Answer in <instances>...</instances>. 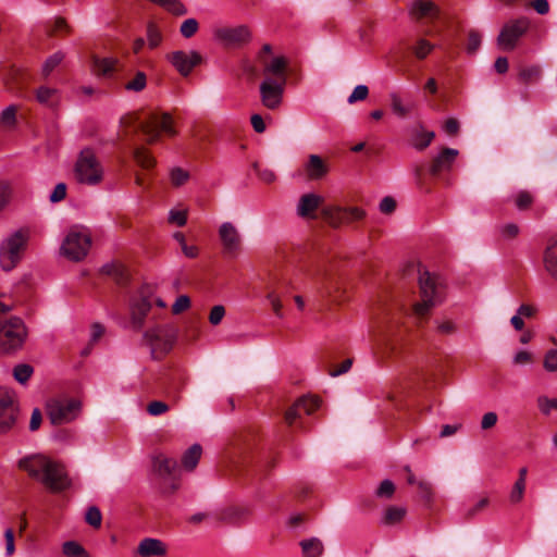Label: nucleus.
Segmentation results:
<instances>
[{
  "label": "nucleus",
  "mask_w": 557,
  "mask_h": 557,
  "mask_svg": "<svg viewBox=\"0 0 557 557\" xmlns=\"http://www.w3.org/2000/svg\"><path fill=\"white\" fill-rule=\"evenodd\" d=\"M18 468L53 493L62 492L71 486V480L64 467L42 455L21 459Z\"/></svg>",
  "instance_id": "obj_1"
},
{
  "label": "nucleus",
  "mask_w": 557,
  "mask_h": 557,
  "mask_svg": "<svg viewBox=\"0 0 557 557\" xmlns=\"http://www.w3.org/2000/svg\"><path fill=\"white\" fill-rule=\"evenodd\" d=\"M419 286L421 301L413 306V312L418 318H422L443 302L444 287L440 278L428 271L420 272Z\"/></svg>",
  "instance_id": "obj_2"
},
{
  "label": "nucleus",
  "mask_w": 557,
  "mask_h": 557,
  "mask_svg": "<svg viewBox=\"0 0 557 557\" xmlns=\"http://www.w3.org/2000/svg\"><path fill=\"white\" fill-rule=\"evenodd\" d=\"M91 246V233L82 225H74L67 232L62 246V253L72 261L83 260Z\"/></svg>",
  "instance_id": "obj_3"
},
{
  "label": "nucleus",
  "mask_w": 557,
  "mask_h": 557,
  "mask_svg": "<svg viewBox=\"0 0 557 557\" xmlns=\"http://www.w3.org/2000/svg\"><path fill=\"white\" fill-rule=\"evenodd\" d=\"M134 123L136 129L140 131L147 137L148 144L157 143L161 133L168 136L176 135L172 117L168 113H149L145 119L136 117Z\"/></svg>",
  "instance_id": "obj_4"
},
{
  "label": "nucleus",
  "mask_w": 557,
  "mask_h": 557,
  "mask_svg": "<svg viewBox=\"0 0 557 557\" xmlns=\"http://www.w3.org/2000/svg\"><path fill=\"white\" fill-rule=\"evenodd\" d=\"M75 178L81 184L98 185L103 178V169L90 148L81 151L74 169Z\"/></svg>",
  "instance_id": "obj_5"
},
{
  "label": "nucleus",
  "mask_w": 557,
  "mask_h": 557,
  "mask_svg": "<svg viewBox=\"0 0 557 557\" xmlns=\"http://www.w3.org/2000/svg\"><path fill=\"white\" fill-rule=\"evenodd\" d=\"M146 344L151 349L154 359H159L168 354L176 339V330L172 325H158L148 330L144 334Z\"/></svg>",
  "instance_id": "obj_6"
},
{
  "label": "nucleus",
  "mask_w": 557,
  "mask_h": 557,
  "mask_svg": "<svg viewBox=\"0 0 557 557\" xmlns=\"http://www.w3.org/2000/svg\"><path fill=\"white\" fill-rule=\"evenodd\" d=\"M26 337V327L20 318L0 322V349L11 352L22 347Z\"/></svg>",
  "instance_id": "obj_7"
},
{
  "label": "nucleus",
  "mask_w": 557,
  "mask_h": 557,
  "mask_svg": "<svg viewBox=\"0 0 557 557\" xmlns=\"http://www.w3.org/2000/svg\"><path fill=\"white\" fill-rule=\"evenodd\" d=\"M81 407V401L74 398L51 399L47 403V413L52 424L61 425L75 420Z\"/></svg>",
  "instance_id": "obj_8"
},
{
  "label": "nucleus",
  "mask_w": 557,
  "mask_h": 557,
  "mask_svg": "<svg viewBox=\"0 0 557 557\" xmlns=\"http://www.w3.org/2000/svg\"><path fill=\"white\" fill-rule=\"evenodd\" d=\"M27 239L28 233L20 230L2 243L0 246V264L4 271H10L16 265Z\"/></svg>",
  "instance_id": "obj_9"
},
{
  "label": "nucleus",
  "mask_w": 557,
  "mask_h": 557,
  "mask_svg": "<svg viewBox=\"0 0 557 557\" xmlns=\"http://www.w3.org/2000/svg\"><path fill=\"white\" fill-rule=\"evenodd\" d=\"M530 22L527 17H519L507 22L498 37L497 46L504 51H511L516 48L519 39L527 33Z\"/></svg>",
  "instance_id": "obj_10"
},
{
  "label": "nucleus",
  "mask_w": 557,
  "mask_h": 557,
  "mask_svg": "<svg viewBox=\"0 0 557 557\" xmlns=\"http://www.w3.org/2000/svg\"><path fill=\"white\" fill-rule=\"evenodd\" d=\"M17 413L16 394L9 388L0 387V434H5L13 429Z\"/></svg>",
  "instance_id": "obj_11"
},
{
  "label": "nucleus",
  "mask_w": 557,
  "mask_h": 557,
  "mask_svg": "<svg viewBox=\"0 0 557 557\" xmlns=\"http://www.w3.org/2000/svg\"><path fill=\"white\" fill-rule=\"evenodd\" d=\"M286 84L283 79L272 81V77L263 78L259 86V92L260 101L265 109L277 111L282 107Z\"/></svg>",
  "instance_id": "obj_12"
},
{
  "label": "nucleus",
  "mask_w": 557,
  "mask_h": 557,
  "mask_svg": "<svg viewBox=\"0 0 557 557\" xmlns=\"http://www.w3.org/2000/svg\"><path fill=\"white\" fill-rule=\"evenodd\" d=\"M219 238L221 240L223 252L232 258L239 255L243 247L242 235L232 222H223L219 227Z\"/></svg>",
  "instance_id": "obj_13"
},
{
  "label": "nucleus",
  "mask_w": 557,
  "mask_h": 557,
  "mask_svg": "<svg viewBox=\"0 0 557 557\" xmlns=\"http://www.w3.org/2000/svg\"><path fill=\"white\" fill-rule=\"evenodd\" d=\"M151 295L152 288L150 286H143L138 298H135L131 304V322L135 330H140L145 323V319L151 309Z\"/></svg>",
  "instance_id": "obj_14"
},
{
  "label": "nucleus",
  "mask_w": 557,
  "mask_h": 557,
  "mask_svg": "<svg viewBox=\"0 0 557 557\" xmlns=\"http://www.w3.org/2000/svg\"><path fill=\"white\" fill-rule=\"evenodd\" d=\"M213 37L225 46H240L250 41L251 33L246 25L223 26L213 29Z\"/></svg>",
  "instance_id": "obj_15"
},
{
  "label": "nucleus",
  "mask_w": 557,
  "mask_h": 557,
  "mask_svg": "<svg viewBox=\"0 0 557 557\" xmlns=\"http://www.w3.org/2000/svg\"><path fill=\"white\" fill-rule=\"evenodd\" d=\"M169 61L183 76H188L193 69L201 63V55L195 51H174L169 55Z\"/></svg>",
  "instance_id": "obj_16"
},
{
  "label": "nucleus",
  "mask_w": 557,
  "mask_h": 557,
  "mask_svg": "<svg viewBox=\"0 0 557 557\" xmlns=\"http://www.w3.org/2000/svg\"><path fill=\"white\" fill-rule=\"evenodd\" d=\"M320 406V399L318 397H301L299 398L285 413V421L293 425L297 419H301L302 416H309L314 412Z\"/></svg>",
  "instance_id": "obj_17"
},
{
  "label": "nucleus",
  "mask_w": 557,
  "mask_h": 557,
  "mask_svg": "<svg viewBox=\"0 0 557 557\" xmlns=\"http://www.w3.org/2000/svg\"><path fill=\"white\" fill-rule=\"evenodd\" d=\"M458 156V150L453 148H444L433 160L430 166V173L433 176H436L443 172H447L451 169L456 158Z\"/></svg>",
  "instance_id": "obj_18"
},
{
  "label": "nucleus",
  "mask_w": 557,
  "mask_h": 557,
  "mask_svg": "<svg viewBox=\"0 0 557 557\" xmlns=\"http://www.w3.org/2000/svg\"><path fill=\"white\" fill-rule=\"evenodd\" d=\"M153 472L163 481L168 479H175V471L177 469L176 460L168 458L164 455H156L152 458Z\"/></svg>",
  "instance_id": "obj_19"
},
{
  "label": "nucleus",
  "mask_w": 557,
  "mask_h": 557,
  "mask_svg": "<svg viewBox=\"0 0 557 557\" xmlns=\"http://www.w3.org/2000/svg\"><path fill=\"white\" fill-rule=\"evenodd\" d=\"M264 77H272V81L287 83L286 69L287 61L284 57H274L270 61L262 60Z\"/></svg>",
  "instance_id": "obj_20"
},
{
  "label": "nucleus",
  "mask_w": 557,
  "mask_h": 557,
  "mask_svg": "<svg viewBox=\"0 0 557 557\" xmlns=\"http://www.w3.org/2000/svg\"><path fill=\"white\" fill-rule=\"evenodd\" d=\"M304 171L308 180L319 181L327 174L329 168L320 156L310 154L304 164Z\"/></svg>",
  "instance_id": "obj_21"
},
{
  "label": "nucleus",
  "mask_w": 557,
  "mask_h": 557,
  "mask_svg": "<svg viewBox=\"0 0 557 557\" xmlns=\"http://www.w3.org/2000/svg\"><path fill=\"white\" fill-rule=\"evenodd\" d=\"M166 553L162 541L152 537H146L140 541L137 547V554L141 557L163 556Z\"/></svg>",
  "instance_id": "obj_22"
},
{
  "label": "nucleus",
  "mask_w": 557,
  "mask_h": 557,
  "mask_svg": "<svg viewBox=\"0 0 557 557\" xmlns=\"http://www.w3.org/2000/svg\"><path fill=\"white\" fill-rule=\"evenodd\" d=\"M435 137V133L432 131H424L422 125H419L414 128H412L410 134V144L412 147H414L417 150H424L426 147L430 146L432 140Z\"/></svg>",
  "instance_id": "obj_23"
},
{
  "label": "nucleus",
  "mask_w": 557,
  "mask_h": 557,
  "mask_svg": "<svg viewBox=\"0 0 557 557\" xmlns=\"http://www.w3.org/2000/svg\"><path fill=\"white\" fill-rule=\"evenodd\" d=\"M410 14L416 18L435 17L438 14V9L430 0H414L410 7Z\"/></svg>",
  "instance_id": "obj_24"
},
{
  "label": "nucleus",
  "mask_w": 557,
  "mask_h": 557,
  "mask_svg": "<svg viewBox=\"0 0 557 557\" xmlns=\"http://www.w3.org/2000/svg\"><path fill=\"white\" fill-rule=\"evenodd\" d=\"M322 197L315 194L302 195L298 201L297 214L301 218L309 216L322 202Z\"/></svg>",
  "instance_id": "obj_25"
},
{
  "label": "nucleus",
  "mask_w": 557,
  "mask_h": 557,
  "mask_svg": "<svg viewBox=\"0 0 557 557\" xmlns=\"http://www.w3.org/2000/svg\"><path fill=\"white\" fill-rule=\"evenodd\" d=\"M544 267L548 274L557 281V238L552 239L545 249Z\"/></svg>",
  "instance_id": "obj_26"
},
{
  "label": "nucleus",
  "mask_w": 557,
  "mask_h": 557,
  "mask_svg": "<svg viewBox=\"0 0 557 557\" xmlns=\"http://www.w3.org/2000/svg\"><path fill=\"white\" fill-rule=\"evenodd\" d=\"M36 100L48 108H54L59 103V91L55 88L40 86L35 91Z\"/></svg>",
  "instance_id": "obj_27"
},
{
  "label": "nucleus",
  "mask_w": 557,
  "mask_h": 557,
  "mask_svg": "<svg viewBox=\"0 0 557 557\" xmlns=\"http://www.w3.org/2000/svg\"><path fill=\"white\" fill-rule=\"evenodd\" d=\"M406 508L401 506H388L382 515L381 523L392 527L401 522L406 516Z\"/></svg>",
  "instance_id": "obj_28"
},
{
  "label": "nucleus",
  "mask_w": 557,
  "mask_h": 557,
  "mask_svg": "<svg viewBox=\"0 0 557 557\" xmlns=\"http://www.w3.org/2000/svg\"><path fill=\"white\" fill-rule=\"evenodd\" d=\"M299 544L305 557H320L324 553V545L318 537L302 540Z\"/></svg>",
  "instance_id": "obj_29"
},
{
  "label": "nucleus",
  "mask_w": 557,
  "mask_h": 557,
  "mask_svg": "<svg viewBox=\"0 0 557 557\" xmlns=\"http://www.w3.org/2000/svg\"><path fill=\"white\" fill-rule=\"evenodd\" d=\"M202 448L199 444L191 445L182 457V465L186 470H194L201 457Z\"/></svg>",
  "instance_id": "obj_30"
},
{
  "label": "nucleus",
  "mask_w": 557,
  "mask_h": 557,
  "mask_svg": "<svg viewBox=\"0 0 557 557\" xmlns=\"http://www.w3.org/2000/svg\"><path fill=\"white\" fill-rule=\"evenodd\" d=\"M116 60L113 58H94L92 60V71L96 75H108L111 71H113L115 66Z\"/></svg>",
  "instance_id": "obj_31"
},
{
  "label": "nucleus",
  "mask_w": 557,
  "mask_h": 557,
  "mask_svg": "<svg viewBox=\"0 0 557 557\" xmlns=\"http://www.w3.org/2000/svg\"><path fill=\"white\" fill-rule=\"evenodd\" d=\"M62 552L67 557H90L86 549L75 541L64 542Z\"/></svg>",
  "instance_id": "obj_32"
},
{
  "label": "nucleus",
  "mask_w": 557,
  "mask_h": 557,
  "mask_svg": "<svg viewBox=\"0 0 557 557\" xmlns=\"http://www.w3.org/2000/svg\"><path fill=\"white\" fill-rule=\"evenodd\" d=\"M101 271L104 274L113 276L119 284H122L126 281V271L122 264L108 263L102 267Z\"/></svg>",
  "instance_id": "obj_33"
},
{
  "label": "nucleus",
  "mask_w": 557,
  "mask_h": 557,
  "mask_svg": "<svg viewBox=\"0 0 557 557\" xmlns=\"http://www.w3.org/2000/svg\"><path fill=\"white\" fill-rule=\"evenodd\" d=\"M133 156L137 164L144 169H150L154 165V159L150 156L149 151L144 147L135 148Z\"/></svg>",
  "instance_id": "obj_34"
},
{
  "label": "nucleus",
  "mask_w": 557,
  "mask_h": 557,
  "mask_svg": "<svg viewBox=\"0 0 557 557\" xmlns=\"http://www.w3.org/2000/svg\"><path fill=\"white\" fill-rule=\"evenodd\" d=\"M389 99L392 110L397 116L405 117L411 111V106H406L398 94H389Z\"/></svg>",
  "instance_id": "obj_35"
},
{
  "label": "nucleus",
  "mask_w": 557,
  "mask_h": 557,
  "mask_svg": "<svg viewBox=\"0 0 557 557\" xmlns=\"http://www.w3.org/2000/svg\"><path fill=\"white\" fill-rule=\"evenodd\" d=\"M63 59L64 54L61 51H58L51 54L49 58H47L41 67L42 76L47 78L53 72V70L62 62Z\"/></svg>",
  "instance_id": "obj_36"
},
{
  "label": "nucleus",
  "mask_w": 557,
  "mask_h": 557,
  "mask_svg": "<svg viewBox=\"0 0 557 557\" xmlns=\"http://www.w3.org/2000/svg\"><path fill=\"white\" fill-rule=\"evenodd\" d=\"M343 212L342 208H326L323 210V216L333 227H338L342 224H345V218L339 214Z\"/></svg>",
  "instance_id": "obj_37"
},
{
  "label": "nucleus",
  "mask_w": 557,
  "mask_h": 557,
  "mask_svg": "<svg viewBox=\"0 0 557 557\" xmlns=\"http://www.w3.org/2000/svg\"><path fill=\"white\" fill-rule=\"evenodd\" d=\"M318 283L321 285V289L331 295L333 292L337 289V286L333 283V278L327 272V270H321L317 273Z\"/></svg>",
  "instance_id": "obj_38"
},
{
  "label": "nucleus",
  "mask_w": 557,
  "mask_h": 557,
  "mask_svg": "<svg viewBox=\"0 0 557 557\" xmlns=\"http://www.w3.org/2000/svg\"><path fill=\"white\" fill-rule=\"evenodd\" d=\"M33 372H34V369L32 366L22 363V364H17L14 368L13 376L18 383L25 384L30 379Z\"/></svg>",
  "instance_id": "obj_39"
},
{
  "label": "nucleus",
  "mask_w": 557,
  "mask_h": 557,
  "mask_svg": "<svg viewBox=\"0 0 557 557\" xmlns=\"http://www.w3.org/2000/svg\"><path fill=\"white\" fill-rule=\"evenodd\" d=\"M170 180L173 186L181 187L189 180V173L186 170L176 166L170 171Z\"/></svg>",
  "instance_id": "obj_40"
},
{
  "label": "nucleus",
  "mask_w": 557,
  "mask_h": 557,
  "mask_svg": "<svg viewBox=\"0 0 557 557\" xmlns=\"http://www.w3.org/2000/svg\"><path fill=\"white\" fill-rule=\"evenodd\" d=\"M147 85V77L144 72H137L135 77L125 84V89L128 91H141Z\"/></svg>",
  "instance_id": "obj_41"
},
{
  "label": "nucleus",
  "mask_w": 557,
  "mask_h": 557,
  "mask_svg": "<svg viewBox=\"0 0 557 557\" xmlns=\"http://www.w3.org/2000/svg\"><path fill=\"white\" fill-rule=\"evenodd\" d=\"M199 24L196 18H187L185 20L180 27L181 35L184 38H191L198 30Z\"/></svg>",
  "instance_id": "obj_42"
},
{
  "label": "nucleus",
  "mask_w": 557,
  "mask_h": 557,
  "mask_svg": "<svg viewBox=\"0 0 557 557\" xmlns=\"http://www.w3.org/2000/svg\"><path fill=\"white\" fill-rule=\"evenodd\" d=\"M147 39L150 48H156L161 44L162 35L153 23L147 26Z\"/></svg>",
  "instance_id": "obj_43"
},
{
  "label": "nucleus",
  "mask_w": 557,
  "mask_h": 557,
  "mask_svg": "<svg viewBox=\"0 0 557 557\" xmlns=\"http://www.w3.org/2000/svg\"><path fill=\"white\" fill-rule=\"evenodd\" d=\"M537 407L543 414L548 416L553 409L557 410V398L540 396L537 398Z\"/></svg>",
  "instance_id": "obj_44"
},
{
  "label": "nucleus",
  "mask_w": 557,
  "mask_h": 557,
  "mask_svg": "<svg viewBox=\"0 0 557 557\" xmlns=\"http://www.w3.org/2000/svg\"><path fill=\"white\" fill-rule=\"evenodd\" d=\"M525 492V485L522 484V480H517L512 486L509 495L511 504L516 505L522 502Z\"/></svg>",
  "instance_id": "obj_45"
},
{
  "label": "nucleus",
  "mask_w": 557,
  "mask_h": 557,
  "mask_svg": "<svg viewBox=\"0 0 557 557\" xmlns=\"http://www.w3.org/2000/svg\"><path fill=\"white\" fill-rule=\"evenodd\" d=\"M369 96V88L366 85H358L354 88L352 92L349 95L347 101L349 104H352L357 101H363Z\"/></svg>",
  "instance_id": "obj_46"
},
{
  "label": "nucleus",
  "mask_w": 557,
  "mask_h": 557,
  "mask_svg": "<svg viewBox=\"0 0 557 557\" xmlns=\"http://www.w3.org/2000/svg\"><path fill=\"white\" fill-rule=\"evenodd\" d=\"M86 522L94 528L101 525L102 516L98 507L91 506L87 509L85 516Z\"/></svg>",
  "instance_id": "obj_47"
},
{
  "label": "nucleus",
  "mask_w": 557,
  "mask_h": 557,
  "mask_svg": "<svg viewBox=\"0 0 557 557\" xmlns=\"http://www.w3.org/2000/svg\"><path fill=\"white\" fill-rule=\"evenodd\" d=\"M533 202V197L529 191L521 190L515 197V205L519 210L528 209Z\"/></svg>",
  "instance_id": "obj_48"
},
{
  "label": "nucleus",
  "mask_w": 557,
  "mask_h": 557,
  "mask_svg": "<svg viewBox=\"0 0 557 557\" xmlns=\"http://www.w3.org/2000/svg\"><path fill=\"white\" fill-rule=\"evenodd\" d=\"M482 37L481 34L476 30H470L468 34V42H467V51L470 54L476 52L479 47L481 46Z\"/></svg>",
  "instance_id": "obj_49"
},
{
  "label": "nucleus",
  "mask_w": 557,
  "mask_h": 557,
  "mask_svg": "<svg viewBox=\"0 0 557 557\" xmlns=\"http://www.w3.org/2000/svg\"><path fill=\"white\" fill-rule=\"evenodd\" d=\"M433 45L425 40V39H419L416 47L413 48V52L417 58L424 59L433 49Z\"/></svg>",
  "instance_id": "obj_50"
},
{
  "label": "nucleus",
  "mask_w": 557,
  "mask_h": 557,
  "mask_svg": "<svg viewBox=\"0 0 557 557\" xmlns=\"http://www.w3.org/2000/svg\"><path fill=\"white\" fill-rule=\"evenodd\" d=\"M395 492V484L391 480L381 482L376 490V496L382 498H391Z\"/></svg>",
  "instance_id": "obj_51"
},
{
  "label": "nucleus",
  "mask_w": 557,
  "mask_h": 557,
  "mask_svg": "<svg viewBox=\"0 0 557 557\" xmlns=\"http://www.w3.org/2000/svg\"><path fill=\"white\" fill-rule=\"evenodd\" d=\"M339 214L345 218L346 223H350L361 220L364 216V211L359 208H346Z\"/></svg>",
  "instance_id": "obj_52"
},
{
  "label": "nucleus",
  "mask_w": 557,
  "mask_h": 557,
  "mask_svg": "<svg viewBox=\"0 0 557 557\" xmlns=\"http://www.w3.org/2000/svg\"><path fill=\"white\" fill-rule=\"evenodd\" d=\"M499 233L504 239L510 240L518 236L519 226L515 223H507L499 227Z\"/></svg>",
  "instance_id": "obj_53"
},
{
  "label": "nucleus",
  "mask_w": 557,
  "mask_h": 557,
  "mask_svg": "<svg viewBox=\"0 0 557 557\" xmlns=\"http://www.w3.org/2000/svg\"><path fill=\"white\" fill-rule=\"evenodd\" d=\"M169 410L168 404L160 401V400H153L148 404L147 406V412L150 416L157 417L165 413Z\"/></svg>",
  "instance_id": "obj_54"
},
{
  "label": "nucleus",
  "mask_w": 557,
  "mask_h": 557,
  "mask_svg": "<svg viewBox=\"0 0 557 557\" xmlns=\"http://www.w3.org/2000/svg\"><path fill=\"white\" fill-rule=\"evenodd\" d=\"M169 222L177 226H184L187 222V210H171L169 212Z\"/></svg>",
  "instance_id": "obj_55"
},
{
  "label": "nucleus",
  "mask_w": 557,
  "mask_h": 557,
  "mask_svg": "<svg viewBox=\"0 0 557 557\" xmlns=\"http://www.w3.org/2000/svg\"><path fill=\"white\" fill-rule=\"evenodd\" d=\"M164 9L178 16L187 13L186 7L180 0H168Z\"/></svg>",
  "instance_id": "obj_56"
},
{
  "label": "nucleus",
  "mask_w": 557,
  "mask_h": 557,
  "mask_svg": "<svg viewBox=\"0 0 557 557\" xmlns=\"http://www.w3.org/2000/svg\"><path fill=\"white\" fill-rule=\"evenodd\" d=\"M16 107L15 106H9L7 107L0 115V121L3 124L7 125H13L16 121Z\"/></svg>",
  "instance_id": "obj_57"
},
{
  "label": "nucleus",
  "mask_w": 557,
  "mask_h": 557,
  "mask_svg": "<svg viewBox=\"0 0 557 557\" xmlns=\"http://www.w3.org/2000/svg\"><path fill=\"white\" fill-rule=\"evenodd\" d=\"M544 368L549 372L557 371V349H550L546 352Z\"/></svg>",
  "instance_id": "obj_58"
},
{
  "label": "nucleus",
  "mask_w": 557,
  "mask_h": 557,
  "mask_svg": "<svg viewBox=\"0 0 557 557\" xmlns=\"http://www.w3.org/2000/svg\"><path fill=\"white\" fill-rule=\"evenodd\" d=\"M66 197V185L64 183H59L55 185L54 189L49 196V200L52 203H57L62 201Z\"/></svg>",
  "instance_id": "obj_59"
},
{
  "label": "nucleus",
  "mask_w": 557,
  "mask_h": 557,
  "mask_svg": "<svg viewBox=\"0 0 557 557\" xmlns=\"http://www.w3.org/2000/svg\"><path fill=\"white\" fill-rule=\"evenodd\" d=\"M190 306V299L186 295H181L176 298L175 302L172 306V312L174 314H178L186 309H188Z\"/></svg>",
  "instance_id": "obj_60"
},
{
  "label": "nucleus",
  "mask_w": 557,
  "mask_h": 557,
  "mask_svg": "<svg viewBox=\"0 0 557 557\" xmlns=\"http://www.w3.org/2000/svg\"><path fill=\"white\" fill-rule=\"evenodd\" d=\"M225 315V308L222 305L214 306L209 314V321L212 325H218L221 323Z\"/></svg>",
  "instance_id": "obj_61"
},
{
  "label": "nucleus",
  "mask_w": 557,
  "mask_h": 557,
  "mask_svg": "<svg viewBox=\"0 0 557 557\" xmlns=\"http://www.w3.org/2000/svg\"><path fill=\"white\" fill-rule=\"evenodd\" d=\"M11 198V188L7 182L0 181V211L9 203Z\"/></svg>",
  "instance_id": "obj_62"
},
{
  "label": "nucleus",
  "mask_w": 557,
  "mask_h": 557,
  "mask_svg": "<svg viewBox=\"0 0 557 557\" xmlns=\"http://www.w3.org/2000/svg\"><path fill=\"white\" fill-rule=\"evenodd\" d=\"M4 540H5V555L8 557H10L15 552L14 532L11 528H9L4 531Z\"/></svg>",
  "instance_id": "obj_63"
},
{
  "label": "nucleus",
  "mask_w": 557,
  "mask_h": 557,
  "mask_svg": "<svg viewBox=\"0 0 557 557\" xmlns=\"http://www.w3.org/2000/svg\"><path fill=\"white\" fill-rule=\"evenodd\" d=\"M457 330L456 324L450 320L437 321V331L441 334L449 335L454 334Z\"/></svg>",
  "instance_id": "obj_64"
}]
</instances>
